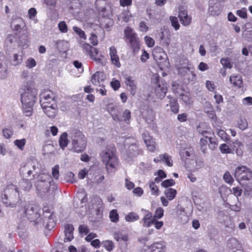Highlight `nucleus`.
Returning <instances> with one entry per match:
<instances>
[{
    "label": "nucleus",
    "mask_w": 252,
    "mask_h": 252,
    "mask_svg": "<svg viewBox=\"0 0 252 252\" xmlns=\"http://www.w3.org/2000/svg\"><path fill=\"white\" fill-rule=\"evenodd\" d=\"M164 194L169 200H172L177 194V191L174 189L169 188L165 190Z\"/></svg>",
    "instance_id": "nucleus-42"
},
{
    "label": "nucleus",
    "mask_w": 252,
    "mask_h": 252,
    "mask_svg": "<svg viewBox=\"0 0 252 252\" xmlns=\"http://www.w3.org/2000/svg\"><path fill=\"white\" fill-rule=\"evenodd\" d=\"M116 149L113 145L106 147L100 154L102 161L105 165L109 173H114L117 170L119 163L115 155Z\"/></svg>",
    "instance_id": "nucleus-3"
},
{
    "label": "nucleus",
    "mask_w": 252,
    "mask_h": 252,
    "mask_svg": "<svg viewBox=\"0 0 252 252\" xmlns=\"http://www.w3.org/2000/svg\"><path fill=\"white\" fill-rule=\"evenodd\" d=\"M142 136L147 149L151 152H154L156 150V146L155 140L149 135L148 132H145L143 134Z\"/></svg>",
    "instance_id": "nucleus-14"
},
{
    "label": "nucleus",
    "mask_w": 252,
    "mask_h": 252,
    "mask_svg": "<svg viewBox=\"0 0 252 252\" xmlns=\"http://www.w3.org/2000/svg\"><path fill=\"white\" fill-rule=\"evenodd\" d=\"M13 143L19 149L23 151L26 143V139L25 138L16 139L14 141Z\"/></svg>",
    "instance_id": "nucleus-47"
},
{
    "label": "nucleus",
    "mask_w": 252,
    "mask_h": 252,
    "mask_svg": "<svg viewBox=\"0 0 252 252\" xmlns=\"http://www.w3.org/2000/svg\"><path fill=\"white\" fill-rule=\"evenodd\" d=\"M60 31L63 33H66L68 31L67 26L64 21H62L58 24Z\"/></svg>",
    "instance_id": "nucleus-64"
},
{
    "label": "nucleus",
    "mask_w": 252,
    "mask_h": 252,
    "mask_svg": "<svg viewBox=\"0 0 252 252\" xmlns=\"http://www.w3.org/2000/svg\"><path fill=\"white\" fill-rule=\"evenodd\" d=\"M223 178L225 182L228 184L231 185L234 182L232 176L228 171L226 172L224 174Z\"/></svg>",
    "instance_id": "nucleus-58"
},
{
    "label": "nucleus",
    "mask_w": 252,
    "mask_h": 252,
    "mask_svg": "<svg viewBox=\"0 0 252 252\" xmlns=\"http://www.w3.org/2000/svg\"><path fill=\"white\" fill-rule=\"evenodd\" d=\"M74 227L72 224H67L64 226V242H70L74 238L73 231Z\"/></svg>",
    "instance_id": "nucleus-25"
},
{
    "label": "nucleus",
    "mask_w": 252,
    "mask_h": 252,
    "mask_svg": "<svg viewBox=\"0 0 252 252\" xmlns=\"http://www.w3.org/2000/svg\"><path fill=\"white\" fill-rule=\"evenodd\" d=\"M114 238L117 241H126L128 240L127 234L123 231L116 232L114 234Z\"/></svg>",
    "instance_id": "nucleus-38"
},
{
    "label": "nucleus",
    "mask_w": 252,
    "mask_h": 252,
    "mask_svg": "<svg viewBox=\"0 0 252 252\" xmlns=\"http://www.w3.org/2000/svg\"><path fill=\"white\" fill-rule=\"evenodd\" d=\"M234 176L242 186L246 196L252 197V171L245 165L237 167Z\"/></svg>",
    "instance_id": "nucleus-2"
},
{
    "label": "nucleus",
    "mask_w": 252,
    "mask_h": 252,
    "mask_svg": "<svg viewBox=\"0 0 252 252\" xmlns=\"http://www.w3.org/2000/svg\"><path fill=\"white\" fill-rule=\"evenodd\" d=\"M130 119V112L128 110H126L123 113L122 118H120V120H117V121H124L127 124L129 123Z\"/></svg>",
    "instance_id": "nucleus-56"
},
{
    "label": "nucleus",
    "mask_w": 252,
    "mask_h": 252,
    "mask_svg": "<svg viewBox=\"0 0 252 252\" xmlns=\"http://www.w3.org/2000/svg\"><path fill=\"white\" fill-rule=\"evenodd\" d=\"M179 17L181 23L184 26H188L191 23V18L188 15L187 11L186 10H180Z\"/></svg>",
    "instance_id": "nucleus-24"
},
{
    "label": "nucleus",
    "mask_w": 252,
    "mask_h": 252,
    "mask_svg": "<svg viewBox=\"0 0 252 252\" xmlns=\"http://www.w3.org/2000/svg\"><path fill=\"white\" fill-rule=\"evenodd\" d=\"M139 219V215L135 212H130L125 216V220L127 222H133Z\"/></svg>",
    "instance_id": "nucleus-43"
},
{
    "label": "nucleus",
    "mask_w": 252,
    "mask_h": 252,
    "mask_svg": "<svg viewBox=\"0 0 252 252\" xmlns=\"http://www.w3.org/2000/svg\"><path fill=\"white\" fill-rule=\"evenodd\" d=\"M106 4L105 0H96L95 5L100 12L104 13L102 14V16L103 17L107 16V15L104 13L106 8L104 7V5Z\"/></svg>",
    "instance_id": "nucleus-39"
},
{
    "label": "nucleus",
    "mask_w": 252,
    "mask_h": 252,
    "mask_svg": "<svg viewBox=\"0 0 252 252\" xmlns=\"http://www.w3.org/2000/svg\"><path fill=\"white\" fill-rule=\"evenodd\" d=\"M209 133V132L207 131H203L201 132V134L205 137L204 138H201L200 140L201 149L203 153H205L207 150L208 145L207 139L209 138L207 134Z\"/></svg>",
    "instance_id": "nucleus-34"
},
{
    "label": "nucleus",
    "mask_w": 252,
    "mask_h": 252,
    "mask_svg": "<svg viewBox=\"0 0 252 252\" xmlns=\"http://www.w3.org/2000/svg\"><path fill=\"white\" fill-rule=\"evenodd\" d=\"M154 161L156 163L160 161L164 162L166 165L170 167L173 165V161L171 159V157L166 153L160 155L158 157L154 158Z\"/></svg>",
    "instance_id": "nucleus-26"
},
{
    "label": "nucleus",
    "mask_w": 252,
    "mask_h": 252,
    "mask_svg": "<svg viewBox=\"0 0 252 252\" xmlns=\"http://www.w3.org/2000/svg\"><path fill=\"white\" fill-rule=\"evenodd\" d=\"M149 184L151 194L154 195L158 196L159 195V189L155 183L153 181H151Z\"/></svg>",
    "instance_id": "nucleus-48"
},
{
    "label": "nucleus",
    "mask_w": 252,
    "mask_h": 252,
    "mask_svg": "<svg viewBox=\"0 0 252 252\" xmlns=\"http://www.w3.org/2000/svg\"><path fill=\"white\" fill-rule=\"evenodd\" d=\"M102 244L105 249L109 252L112 251L114 247V244L112 241H104L102 242Z\"/></svg>",
    "instance_id": "nucleus-55"
},
{
    "label": "nucleus",
    "mask_w": 252,
    "mask_h": 252,
    "mask_svg": "<svg viewBox=\"0 0 252 252\" xmlns=\"http://www.w3.org/2000/svg\"><path fill=\"white\" fill-rule=\"evenodd\" d=\"M127 151L128 156L130 157L135 156L139 154L138 152V147L135 144H132L129 146L127 148Z\"/></svg>",
    "instance_id": "nucleus-46"
},
{
    "label": "nucleus",
    "mask_w": 252,
    "mask_h": 252,
    "mask_svg": "<svg viewBox=\"0 0 252 252\" xmlns=\"http://www.w3.org/2000/svg\"><path fill=\"white\" fill-rule=\"evenodd\" d=\"M109 218L111 221L117 222L119 220V216L116 210H112L109 213Z\"/></svg>",
    "instance_id": "nucleus-51"
},
{
    "label": "nucleus",
    "mask_w": 252,
    "mask_h": 252,
    "mask_svg": "<svg viewBox=\"0 0 252 252\" xmlns=\"http://www.w3.org/2000/svg\"><path fill=\"white\" fill-rule=\"evenodd\" d=\"M89 55L90 58L97 62H99L101 60V58L103 57V56L98 54V51L97 49L95 48H94L91 50L89 52Z\"/></svg>",
    "instance_id": "nucleus-37"
},
{
    "label": "nucleus",
    "mask_w": 252,
    "mask_h": 252,
    "mask_svg": "<svg viewBox=\"0 0 252 252\" xmlns=\"http://www.w3.org/2000/svg\"><path fill=\"white\" fill-rule=\"evenodd\" d=\"M132 17V15L128 10H124L118 16V20L121 22L127 23L129 22Z\"/></svg>",
    "instance_id": "nucleus-33"
},
{
    "label": "nucleus",
    "mask_w": 252,
    "mask_h": 252,
    "mask_svg": "<svg viewBox=\"0 0 252 252\" xmlns=\"http://www.w3.org/2000/svg\"><path fill=\"white\" fill-rule=\"evenodd\" d=\"M166 249V243L164 241H160L148 246L145 249V252H165Z\"/></svg>",
    "instance_id": "nucleus-11"
},
{
    "label": "nucleus",
    "mask_w": 252,
    "mask_h": 252,
    "mask_svg": "<svg viewBox=\"0 0 252 252\" xmlns=\"http://www.w3.org/2000/svg\"><path fill=\"white\" fill-rule=\"evenodd\" d=\"M8 74L7 60L4 56L0 57V78H5Z\"/></svg>",
    "instance_id": "nucleus-22"
},
{
    "label": "nucleus",
    "mask_w": 252,
    "mask_h": 252,
    "mask_svg": "<svg viewBox=\"0 0 252 252\" xmlns=\"http://www.w3.org/2000/svg\"><path fill=\"white\" fill-rule=\"evenodd\" d=\"M65 180L66 182L71 183L75 182V179L74 178V174L71 172H67L65 176Z\"/></svg>",
    "instance_id": "nucleus-63"
},
{
    "label": "nucleus",
    "mask_w": 252,
    "mask_h": 252,
    "mask_svg": "<svg viewBox=\"0 0 252 252\" xmlns=\"http://www.w3.org/2000/svg\"><path fill=\"white\" fill-rule=\"evenodd\" d=\"M36 163L34 161H29L24 167L21 168L22 172L27 173V176H26V177H28L32 173L31 168H32L33 170H35L36 167Z\"/></svg>",
    "instance_id": "nucleus-30"
},
{
    "label": "nucleus",
    "mask_w": 252,
    "mask_h": 252,
    "mask_svg": "<svg viewBox=\"0 0 252 252\" xmlns=\"http://www.w3.org/2000/svg\"><path fill=\"white\" fill-rule=\"evenodd\" d=\"M52 179L48 174H42L38 176V180L35 183L36 189L41 195H44L49 189Z\"/></svg>",
    "instance_id": "nucleus-8"
},
{
    "label": "nucleus",
    "mask_w": 252,
    "mask_h": 252,
    "mask_svg": "<svg viewBox=\"0 0 252 252\" xmlns=\"http://www.w3.org/2000/svg\"><path fill=\"white\" fill-rule=\"evenodd\" d=\"M218 135L224 141H227L229 139V135L222 129L218 130Z\"/></svg>",
    "instance_id": "nucleus-57"
},
{
    "label": "nucleus",
    "mask_w": 252,
    "mask_h": 252,
    "mask_svg": "<svg viewBox=\"0 0 252 252\" xmlns=\"http://www.w3.org/2000/svg\"><path fill=\"white\" fill-rule=\"evenodd\" d=\"M107 110L115 121L120 120V117L119 116L120 112L117 106L112 104H109L107 107Z\"/></svg>",
    "instance_id": "nucleus-29"
},
{
    "label": "nucleus",
    "mask_w": 252,
    "mask_h": 252,
    "mask_svg": "<svg viewBox=\"0 0 252 252\" xmlns=\"http://www.w3.org/2000/svg\"><path fill=\"white\" fill-rule=\"evenodd\" d=\"M220 150L222 154H232L233 150L231 149L226 144L223 143L220 145Z\"/></svg>",
    "instance_id": "nucleus-49"
},
{
    "label": "nucleus",
    "mask_w": 252,
    "mask_h": 252,
    "mask_svg": "<svg viewBox=\"0 0 252 252\" xmlns=\"http://www.w3.org/2000/svg\"><path fill=\"white\" fill-rule=\"evenodd\" d=\"M141 113L143 118L145 119L148 123H150L154 121L155 113L152 109H149L148 107L144 106L141 110Z\"/></svg>",
    "instance_id": "nucleus-18"
},
{
    "label": "nucleus",
    "mask_w": 252,
    "mask_h": 252,
    "mask_svg": "<svg viewBox=\"0 0 252 252\" xmlns=\"http://www.w3.org/2000/svg\"><path fill=\"white\" fill-rule=\"evenodd\" d=\"M152 54L154 59L161 70L168 67L169 63L167 56L162 48L160 47H156L153 50Z\"/></svg>",
    "instance_id": "nucleus-7"
},
{
    "label": "nucleus",
    "mask_w": 252,
    "mask_h": 252,
    "mask_svg": "<svg viewBox=\"0 0 252 252\" xmlns=\"http://www.w3.org/2000/svg\"><path fill=\"white\" fill-rule=\"evenodd\" d=\"M232 150L238 156L242 157L243 155L244 145L241 142L236 140L233 142Z\"/></svg>",
    "instance_id": "nucleus-27"
},
{
    "label": "nucleus",
    "mask_w": 252,
    "mask_h": 252,
    "mask_svg": "<svg viewBox=\"0 0 252 252\" xmlns=\"http://www.w3.org/2000/svg\"><path fill=\"white\" fill-rule=\"evenodd\" d=\"M191 64L189 63L187 59L182 60L180 61V63L177 66L179 72L181 74H184L187 71L192 69Z\"/></svg>",
    "instance_id": "nucleus-20"
},
{
    "label": "nucleus",
    "mask_w": 252,
    "mask_h": 252,
    "mask_svg": "<svg viewBox=\"0 0 252 252\" xmlns=\"http://www.w3.org/2000/svg\"><path fill=\"white\" fill-rule=\"evenodd\" d=\"M2 201L7 206L14 207L20 200L18 188L13 184L6 186L1 192Z\"/></svg>",
    "instance_id": "nucleus-4"
},
{
    "label": "nucleus",
    "mask_w": 252,
    "mask_h": 252,
    "mask_svg": "<svg viewBox=\"0 0 252 252\" xmlns=\"http://www.w3.org/2000/svg\"><path fill=\"white\" fill-rule=\"evenodd\" d=\"M52 102L53 103L52 105L47 106L46 108H42L44 113L49 118H54L56 116L57 112V104L54 101H52Z\"/></svg>",
    "instance_id": "nucleus-23"
},
{
    "label": "nucleus",
    "mask_w": 252,
    "mask_h": 252,
    "mask_svg": "<svg viewBox=\"0 0 252 252\" xmlns=\"http://www.w3.org/2000/svg\"><path fill=\"white\" fill-rule=\"evenodd\" d=\"M128 41L129 45L132 48L134 51L138 50L139 49L140 44L137 35H135L132 38L129 39Z\"/></svg>",
    "instance_id": "nucleus-41"
},
{
    "label": "nucleus",
    "mask_w": 252,
    "mask_h": 252,
    "mask_svg": "<svg viewBox=\"0 0 252 252\" xmlns=\"http://www.w3.org/2000/svg\"><path fill=\"white\" fill-rule=\"evenodd\" d=\"M105 75L103 72L97 71L92 77L91 81L96 86H102L104 84Z\"/></svg>",
    "instance_id": "nucleus-17"
},
{
    "label": "nucleus",
    "mask_w": 252,
    "mask_h": 252,
    "mask_svg": "<svg viewBox=\"0 0 252 252\" xmlns=\"http://www.w3.org/2000/svg\"><path fill=\"white\" fill-rule=\"evenodd\" d=\"M164 210L161 207L158 208L154 213L153 218L155 220L161 219L163 216Z\"/></svg>",
    "instance_id": "nucleus-52"
},
{
    "label": "nucleus",
    "mask_w": 252,
    "mask_h": 252,
    "mask_svg": "<svg viewBox=\"0 0 252 252\" xmlns=\"http://www.w3.org/2000/svg\"><path fill=\"white\" fill-rule=\"evenodd\" d=\"M53 101L57 103L56 95L51 91H45L40 94V103L42 108H46L47 106L52 105Z\"/></svg>",
    "instance_id": "nucleus-10"
},
{
    "label": "nucleus",
    "mask_w": 252,
    "mask_h": 252,
    "mask_svg": "<svg viewBox=\"0 0 252 252\" xmlns=\"http://www.w3.org/2000/svg\"><path fill=\"white\" fill-rule=\"evenodd\" d=\"M73 30L76 34H77L79 35V36L80 38H83L84 40H86V39H87L86 35L85 32L83 30H82L80 28H79L77 27H76V26H74L73 27Z\"/></svg>",
    "instance_id": "nucleus-54"
},
{
    "label": "nucleus",
    "mask_w": 252,
    "mask_h": 252,
    "mask_svg": "<svg viewBox=\"0 0 252 252\" xmlns=\"http://www.w3.org/2000/svg\"><path fill=\"white\" fill-rule=\"evenodd\" d=\"M23 61L22 54L15 53L10 59V63L13 66L20 65Z\"/></svg>",
    "instance_id": "nucleus-35"
},
{
    "label": "nucleus",
    "mask_w": 252,
    "mask_h": 252,
    "mask_svg": "<svg viewBox=\"0 0 252 252\" xmlns=\"http://www.w3.org/2000/svg\"><path fill=\"white\" fill-rule=\"evenodd\" d=\"M69 137L71 140L72 150L73 152L79 153L86 149L87 139L82 131L73 129L69 132Z\"/></svg>",
    "instance_id": "nucleus-5"
},
{
    "label": "nucleus",
    "mask_w": 252,
    "mask_h": 252,
    "mask_svg": "<svg viewBox=\"0 0 252 252\" xmlns=\"http://www.w3.org/2000/svg\"><path fill=\"white\" fill-rule=\"evenodd\" d=\"M11 27L16 34L20 33L26 27L24 20L20 18L13 19L11 23Z\"/></svg>",
    "instance_id": "nucleus-15"
},
{
    "label": "nucleus",
    "mask_w": 252,
    "mask_h": 252,
    "mask_svg": "<svg viewBox=\"0 0 252 252\" xmlns=\"http://www.w3.org/2000/svg\"><path fill=\"white\" fill-rule=\"evenodd\" d=\"M170 19L171 22L172 26L174 27L175 30H178L180 28V25L178 22V19L176 17L171 16Z\"/></svg>",
    "instance_id": "nucleus-62"
},
{
    "label": "nucleus",
    "mask_w": 252,
    "mask_h": 252,
    "mask_svg": "<svg viewBox=\"0 0 252 252\" xmlns=\"http://www.w3.org/2000/svg\"><path fill=\"white\" fill-rule=\"evenodd\" d=\"M20 186L24 190H29L32 188V185L28 179H24L21 182Z\"/></svg>",
    "instance_id": "nucleus-53"
},
{
    "label": "nucleus",
    "mask_w": 252,
    "mask_h": 252,
    "mask_svg": "<svg viewBox=\"0 0 252 252\" xmlns=\"http://www.w3.org/2000/svg\"><path fill=\"white\" fill-rule=\"evenodd\" d=\"M141 211L144 213V217L141 221L143 226L145 227H150L153 224L155 220L152 213L144 209H142Z\"/></svg>",
    "instance_id": "nucleus-13"
},
{
    "label": "nucleus",
    "mask_w": 252,
    "mask_h": 252,
    "mask_svg": "<svg viewBox=\"0 0 252 252\" xmlns=\"http://www.w3.org/2000/svg\"><path fill=\"white\" fill-rule=\"evenodd\" d=\"M180 156L183 160L185 162L189 159H193L194 158V155L192 151L182 150L180 152Z\"/></svg>",
    "instance_id": "nucleus-36"
},
{
    "label": "nucleus",
    "mask_w": 252,
    "mask_h": 252,
    "mask_svg": "<svg viewBox=\"0 0 252 252\" xmlns=\"http://www.w3.org/2000/svg\"><path fill=\"white\" fill-rule=\"evenodd\" d=\"M37 95V91L31 83H28L21 89V101L22 110L25 116L29 117L32 115Z\"/></svg>",
    "instance_id": "nucleus-1"
},
{
    "label": "nucleus",
    "mask_w": 252,
    "mask_h": 252,
    "mask_svg": "<svg viewBox=\"0 0 252 252\" xmlns=\"http://www.w3.org/2000/svg\"><path fill=\"white\" fill-rule=\"evenodd\" d=\"M237 126L242 130L246 129L248 127L247 120L244 117H240L237 122Z\"/></svg>",
    "instance_id": "nucleus-45"
},
{
    "label": "nucleus",
    "mask_w": 252,
    "mask_h": 252,
    "mask_svg": "<svg viewBox=\"0 0 252 252\" xmlns=\"http://www.w3.org/2000/svg\"><path fill=\"white\" fill-rule=\"evenodd\" d=\"M125 83L126 86L129 87L130 94L134 95L137 89L135 80L132 77L126 76L125 78Z\"/></svg>",
    "instance_id": "nucleus-21"
},
{
    "label": "nucleus",
    "mask_w": 252,
    "mask_h": 252,
    "mask_svg": "<svg viewBox=\"0 0 252 252\" xmlns=\"http://www.w3.org/2000/svg\"><path fill=\"white\" fill-rule=\"evenodd\" d=\"M109 56L111 63L113 64L117 67L121 66L119 57L117 54V51L114 46H111L109 48Z\"/></svg>",
    "instance_id": "nucleus-19"
},
{
    "label": "nucleus",
    "mask_w": 252,
    "mask_h": 252,
    "mask_svg": "<svg viewBox=\"0 0 252 252\" xmlns=\"http://www.w3.org/2000/svg\"><path fill=\"white\" fill-rule=\"evenodd\" d=\"M40 207L36 204L26 203L23 205L20 212L25 214L31 221L38 224L41 221L40 218Z\"/></svg>",
    "instance_id": "nucleus-6"
},
{
    "label": "nucleus",
    "mask_w": 252,
    "mask_h": 252,
    "mask_svg": "<svg viewBox=\"0 0 252 252\" xmlns=\"http://www.w3.org/2000/svg\"><path fill=\"white\" fill-rule=\"evenodd\" d=\"M229 81L234 87L238 88H240L242 87L243 80L241 76L240 75H237L231 76L229 78Z\"/></svg>",
    "instance_id": "nucleus-31"
},
{
    "label": "nucleus",
    "mask_w": 252,
    "mask_h": 252,
    "mask_svg": "<svg viewBox=\"0 0 252 252\" xmlns=\"http://www.w3.org/2000/svg\"><path fill=\"white\" fill-rule=\"evenodd\" d=\"M236 200L237 203L235 205H231L228 204L230 206V208L231 210L235 212H239L241 210V203L239 201L238 198H236Z\"/></svg>",
    "instance_id": "nucleus-60"
},
{
    "label": "nucleus",
    "mask_w": 252,
    "mask_h": 252,
    "mask_svg": "<svg viewBox=\"0 0 252 252\" xmlns=\"http://www.w3.org/2000/svg\"><path fill=\"white\" fill-rule=\"evenodd\" d=\"M155 76L156 79V83L158 84V86L155 89L156 94L159 99H162L164 97L167 92V84L166 83L159 84L158 75L155 74Z\"/></svg>",
    "instance_id": "nucleus-12"
},
{
    "label": "nucleus",
    "mask_w": 252,
    "mask_h": 252,
    "mask_svg": "<svg viewBox=\"0 0 252 252\" xmlns=\"http://www.w3.org/2000/svg\"><path fill=\"white\" fill-rule=\"evenodd\" d=\"M124 33L126 38L127 40L132 38L135 35H137V33L134 32L133 29L128 26L125 28Z\"/></svg>",
    "instance_id": "nucleus-44"
},
{
    "label": "nucleus",
    "mask_w": 252,
    "mask_h": 252,
    "mask_svg": "<svg viewBox=\"0 0 252 252\" xmlns=\"http://www.w3.org/2000/svg\"><path fill=\"white\" fill-rule=\"evenodd\" d=\"M43 220L41 219V221L39 223H42L45 225L47 229H52L56 225L55 216L51 209L48 207H44L43 208Z\"/></svg>",
    "instance_id": "nucleus-9"
},
{
    "label": "nucleus",
    "mask_w": 252,
    "mask_h": 252,
    "mask_svg": "<svg viewBox=\"0 0 252 252\" xmlns=\"http://www.w3.org/2000/svg\"><path fill=\"white\" fill-rule=\"evenodd\" d=\"M219 192L222 197H223V192H231L235 196L234 198L236 199V198H238L241 195L242 190L238 187H234L232 189L226 187H221L219 189Z\"/></svg>",
    "instance_id": "nucleus-16"
},
{
    "label": "nucleus",
    "mask_w": 252,
    "mask_h": 252,
    "mask_svg": "<svg viewBox=\"0 0 252 252\" xmlns=\"http://www.w3.org/2000/svg\"><path fill=\"white\" fill-rule=\"evenodd\" d=\"M220 63L225 68H231L232 64L228 58H222L220 60Z\"/></svg>",
    "instance_id": "nucleus-61"
},
{
    "label": "nucleus",
    "mask_w": 252,
    "mask_h": 252,
    "mask_svg": "<svg viewBox=\"0 0 252 252\" xmlns=\"http://www.w3.org/2000/svg\"><path fill=\"white\" fill-rule=\"evenodd\" d=\"M209 107L208 109L206 108L205 112L207 114L208 117L212 120H216L217 117L215 111L213 108L210 104H208Z\"/></svg>",
    "instance_id": "nucleus-50"
},
{
    "label": "nucleus",
    "mask_w": 252,
    "mask_h": 252,
    "mask_svg": "<svg viewBox=\"0 0 252 252\" xmlns=\"http://www.w3.org/2000/svg\"><path fill=\"white\" fill-rule=\"evenodd\" d=\"M59 144L62 149H64L67 147L68 144V140L67 138V133L63 132L61 136L59 139Z\"/></svg>",
    "instance_id": "nucleus-40"
},
{
    "label": "nucleus",
    "mask_w": 252,
    "mask_h": 252,
    "mask_svg": "<svg viewBox=\"0 0 252 252\" xmlns=\"http://www.w3.org/2000/svg\"><path fill=\"white\" fill-rule=\"evenodd\" d=\"M239 242L235 238L230 239L227 243V247L228 249L230 250H232V252H236L238 251L240 252H242L238 250V248L239 247Z\"/></svg>",
    "instance_id": "nucleus-32"
},
{
    "label": "nucleus",
    "mask_w": 252,
    "mask_h": 252,
    "mask_svg": "<svg viewBox=\"0 0 252 252\" xmlns=\"http://www.w3.org/2000/svg\"><path fill=\"white\" fill-rule=\"evenodd\" d=\"M168 98L169 99V100L168 103L166 104V106H169L170 111L174 114L178 113L179 110V106L177 99L170 97L169 96H168Z\"/></svg>",
    "instance_id": "nucleus-28"
},
{
    "label": "nucleus",
    "mask_w": 252,
    "mask_h": 252,
    "mask_svg": "<svg viewBox=\"0 0 252 252\" xmlns=\"http://www.w3.org/2000/svg\"><path fill=\"white\" fill-rule=\"evenodd\" d=\"M236 14L243 19L247 18V9L245 7H243L236 11Z\"/></svg>",
    "instance_id": "nucleus-59"
}]
</instances>
